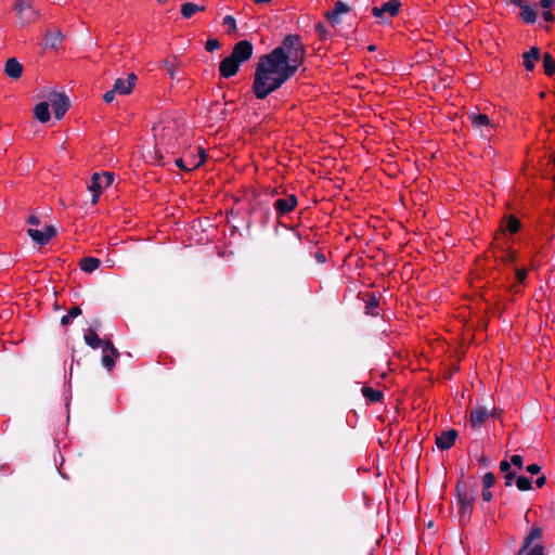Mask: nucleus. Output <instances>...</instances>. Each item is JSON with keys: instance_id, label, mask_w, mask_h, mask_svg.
<instances>
[{"instance_id": "obj_36", "label": "nucleus", "mask_w": 555, "mask_h": 555, "mask_svg": "<svg viewBox=\"0 0 555 555\" xmlns=\"http://www.w3.org/2000/svg\"><path fill=\"white\" fill-rule=\"evenodd\" d=\"M527 555H544V545L541 543L534 544L527 553Z\"/></svg>"}, {"instance_id": "obj_1", "label": "nucleus", "mask_w": 555, "mask_h": 555, "mask_svg": "<svg viewBox=\"0 0 555 555\" xmlns=\"http://www.w3.org/2000/svg\"><path fill=\"white\" fill-rule=\"evenodd\" d=\"M306 48L298 35H287L270 53L260 56L253 83L258 99H264L293 77L302 64Z\"/></svg>"}, {"instance_id": "obj_23", "label": "nucleus", "mask_w": 555, "mask_h": 555, "mask_svg": "<svg viewBox=\"0 0 555 555\" xmlns=\"http://www.w3.org/2000/svg\"><path fill=\"white\" fill-rule=\"evenodd\" d=\"M543 68L548 76L555 74V59L550 53L543 55Z\"/></svg>"}, {"instance_id": "obj_5", "label": "nucleus", "mask_w": 555, "mask_h": 555, "mask_svg": "<svg viewBox=\"0 0 555 555\" xmlns=\"http://www.w3.org/2000/svg\"><path fill=\"white\" fill-rule=\"evenodd\" d=\"M15 10L23 24L33 23L38 15V11L31 5L28 0H16Z\"/></svg>"}, {"instance_id": "obj_49", "label": "nucleus", "mask_w": 555, "mask_h": 555, "mask_svg": "<svg viewBox=\"0 0 555 555\" xmlns=\"http://www.w3.org/2000/svg\"><path fill=\"white\" fill-rule=\"evenodd\" d=\"M231 231V235H230V241H229V246H232L235 244V241H236V229L235 228H231L230 229Z\"/></svg>"}, {"instance_id": "obj_31", "label": "nucleus", "mask_w": 555, "mask_h": 555, "mask_svg": "<svg viewBox=\"0 0 555 555\" xmlns=\"http://www.w3.org/2000/svg\"><path fill=\"white\" fill-rule=\"evenodd\" d=\"M520 228V222L517 218H515L514 216H509L508 220H507V230L511 232V233H516Z\"/></svg>"}, {"instance_id": "obj_11", "label": "nucleus", "mask_w": 555, "mask_h": 555, "mask_svg": "<svg viewBox=\"0 0 555 555\" xmlns=\"http://www.w3.org/2000/svg\"><path fill=\"white\" fill-rule=\"evenodd\" d=\"M543 535V528L540 526H533L529 533L524 538L522 544L519 548L518 555H522L530 546Z\"/></svg>"}, {"instance_id": "obj_42", "label": "nucleus", "mask_w": 555, "mask_h": 555, "mask_svg": "<svg viewBox=\"0 0 555 555\" xmlns=\"http://www.w3.org/2000/svg\"><path fill=\"white\" fill-rule=\"evenodd\" d=\"M137 80H138V77H137V75L134 73L129 74L127 79H126L127 85L129 87H131V89L134 88Z\"/></svg>"}, {"instance_id": "obj_58", "label": "nucleus", "mask_w": 555, "mask_h": 555, "mask_svg": "<svg viewBox=\"0 0 555 555\" xmlns=\"http://www.w3.org/2000/svg\"><path fill=\"white\" fill-rule=\"evenodd\" d=\"M369 50H370V51H374V50H375V46H370V47H369Z\"/></svg>"}, {"instance_id": "obj_35", "label": "nucleus", "mask_w": 555, "mask_h": 555, "mask_svg": "<svg viewBox=\"0 0 555 555\" xmlns=\"http://www.w3.org/2000/svg\"><path fill=\"white\" fill-rule=\"evenodd\" d=\"M333 11H335L337 14L341 15V14L348 13L350 11V8L346 3L338 1L335 3Z\"/></svg>"}, {"instance_id": "obj_39", "label": "nucleus", "mask_w": 555, "mask_h": 555, "mask_svg": "<svg viewBox=\"0 0 555 555\" xmlns=\"http://www.w3.org/2000/svg\"><path fill=\"white\" fill-rule=\"evenodd\" d=\"M116 93L117 92L114 90V88L112 90H109V91H106L104 93V95H103L104 102L105 103H111L114 100Z\"/></svg>"}, {"instance_id": "obj_2", "label": "nucleus", "mask_w": 555, "mask_h": 555, "mask_svg": "<svg viewBox=\"0 0 555 555\" xmlns=\"http://www.w3.org/2000/svg\"><path fill=\"white\" fill-rule=\"evenodd\" d=\"M243 63V40L235 43L231 55L224 57L219 65L220 76L231 78L236 75Z\"/></svg>"}, {"instance_id": "obj_26", "label": "nucleus", "mask_w": 555, "mask_h": 555, "mask_svg": "<svg viewBox=\"0 0 555 555\" xmlns=\"http://www.w3.org/2000/svg\"><path fill=\"white\" fill-rule=\"evenodd\" d=\"M118 357H115L111 352L104 353L101 358L102 365L107 370L111 371L115 366V361Z\"/></svg>"}, {"instance_id": "obj_34", "label": "nucleus", "mask_w": 555, "mask_h": 555, "mask_svg": "<svg viewBox=\"0 0 555 555\" xmlns=\"http://www.w3.org/2000/svg\"><path fill=\"white\" fill-rule=\"evenodd\" d=\"M495 482V477L492 473L485 474L482 478L483 487L490 489Z\"/></svg>"}, {"instance_id": "obj_4", "label": "nucleus", "mask_w": 555, "mask_h": 555, "mask_svg": "<svg viewBox=\"0 0 555 555\" xmlns=\"http://www.w3.org/2000/svg\"><path fill=\"white\" fill-rule=\"evenodd\" d=\"M457 502L460 504V515L462 518L469 517L474 505V491H469L463 482L456 485Z\"/></svg>"}, {"instance_id": "obj_9", "label": "nucleus", "mask_w": 555, "mask_h": 555, "mask_svg": "<svg viewBox=\"0 0 555 555\" xmlns=\"http://www.w3.org/2000/svg\"><path fill=\"white\" fill-rule=\"evenodd\" d=\"M468 119L470 120L474 128L478 129L481 134L487 135L492 128L490 119L485 114L472 113L468 115Z\"/></svg>"}, {"instance_id": "obj_18", "label": "nucleus", "mask_w": 555, "mask_h": 555, "mask_svg": "<svg viewBox=\"0 0 555 555\" xmlns=\"http://www.w3.org/2000/svg\"><path fill=\"white\" fill-rule=\"evenodd\" d=\"M34 116L40 122H47L50 120L49 104L47 102L38 103L34 108Z\"/></svg>"}, {"instance_id": "obj_20", "label": "nucleus", "mask_w": 555, "mask_h": 555, "mask_svg": "<svg viewBox=\"0 0 555 555\" xmlns=\"http://www.w3.org/2000/svg\"><path fill=\"white\" fill-rule=\"evenodd\" d=\"M204 5H198L193 2H185L181 5V15L184 18H191L195 13L205 11Z\"/></svg>"}, {"instance_id": "obj_14", "label": "nucleus", "mask_w": 555, "mask_h": 555, "mask_svg": "<svg viewBox=\"0 0 555 555\" xmlns=\"http://www.w3.org/2000/svg\"><path fill=\"white\" fill-rule=\"evenodd\" d=\"M4 73L12 79H18L23 74V65L15 57H11L5 62Z\"/></svg>"}, {"instance_id": "obj_8", "label": "nucleus", "mask_w": 555, "mask_h": 555, "mask_svg": "<svg viewBox=\"0 0 555 555\" xmlns=\"http://www.w3.org/2000/svg\"><path fill=\"white\" fill-rule=\"evenodd\" d=\"M401 3L397 0H390L384 3L382 7L372 8V14L375 17L383 18L385 14L392 17L398 14Z\"/></svg>"}, {"instance_id": "obj_55", "label": "nucleus", "mask_w": 555, "mask_h": 555, "mask_svg": "<svg viewBox=\"0 0 555 555\" xmlns=\"http://www.w3.org/2000/svg\"><path fill=\"white\" fill-rule=\"evenodd\" d=\"M552 3H553L552 0H541L540 1L541 8L546 9V10L551 8Z\"/></svg>"}, {"instance_id": "obj_15", "label": "nucleus", "mask_w": 555, "mask_h": 555, "mask_svg": "<svg viewBox=\"0 0 555 555\" xmlns=\"http://www.w3.org/2000/svg\"><path fill=\"white\" fill-rule=\"evenodd\" d=\"M64 39V35L62 34L61 30H55V31H47L44 38H43V46L44 48H50V49H57L62 41Z\"/></svg>"}, {"instance_id": "obj_24", "label": "nucleus", "mask_w": 555, "mask_h": 555, "mask_svg": "<svg viewBox=\"0 0 555 555\" xmlns=\"http://www.w3.org/2000/svg\"><path fill=\"white\" fill-rule=\"evenodd\" d=\"M114 90L118 93V94H122V95H127V94H130L132 92V89L131 87H129L127 85V81L121 79V78H118L115 83H114Z\"/></svg>"}, {"instance_id": "obj_52", "label": "nucleus", "mask_w": 555, "mask_h": 555, "mask_svg": "<svg viewBox=\"0 0 555 555\" xmlns=\"http://www.w3.org/2000/svg\"><path fill=\"white\" fill-rule=\"evenodd\" d=\"M479 463H480L481 466H489L491 461H490V459L488 456L482 455V456L479 457Z\"/></svg>"}, {"instance_id": "obj_19", "label": "nucleus", "mask_w": 555, "mask_h": 555, "mask_svg": "<svg viewBox=\"0 0 555 555\" xmlns=\"http://www.w3.org/2000/svg\"><path fill=\"white\" fill-rule=\"evenodd\" d=\"M101 264V260L94 257H85L80 260L79 267L86 273H92Z\"/></svg>"}, {"instance_id": "obj_53", "label": "nucleus", "mask_w": 555, "mask_h": 555, "mask_svg": "<svg viewBox=\"0 0 555 555\" xmlns=\"http://www.w3.org/2000/svg\"><path fill=\"white\" fill-rule=\"evenodd\" d=\"M542 16H543V18H544L546 22H552V21L554 20L553 14H552L548 10H545V11L542 13Z\"/></svg>"}, {"instance_id": "obj_54", "label": "nucleus", "mask_w": 555, "mask_h": 555, "mask_svg": "<svg viewBox=\"0 0 555 555\" xmlns=\"http://www.w3.org/2000/svg\"><path fill=\"white\" fill-rule=\"evenodd\" d=\"M546 482V477L545 476H540L537 480H535V485L538 488H542Z\"/></svg>"}, {"instance_id": "obj_3", "label": "nucleus", "mask_w": 555, "mask_h": 555, "mask_svg": "<svg viewBox=\"0 0 555 555\" xmlns=\"http://www.w3.org/2000/svg\"><path fill=\"white\" fill-rule=\"evenodd\" d=\"M114 182V175L105 171L103 173L94 172L91 177V182L88 185V190L92 192L91 204L95 205L99 202V197L103 188L112 185Z\"/></svg>"}, {"instance_id": "obj_43", "label": "nucleus", "mask_w": 555, "mask_h": 555, "mask_svg": "<svg viewBox=\"0 0 555 555\" xmlns=\"http://www.w3.org/2000/svg\"><path fill=\"white\" fill-rule=\"evenodd\" d=\"M68 317H70L72 319L74 318H77L78 315L81 314V309L78 307V306H75L73 308L69 309L68 311Z\"/></svg>"}, {"instance_id": "obj_10", "label": "nucleus", "mask_w": 555, "mask_h": 555, "mask_svg": "<svg viewBox=\"0 0 555 555\" xmlns=\"http://www.w3.org/2000/svg\"><path fill=\"white\" fill-rule=\"evenodd\" d=\"M511 2L520 9L519 16L527 24H533L537 21V11L524 0H511Z\"/></svg>"}, {"instance_id": "obj_22", "label": "nucleus", "mask_w": 555, "mask_h": 555, "mask_svg": "<svg viewBox=\"0 0 555 555\" xmlns=\"http://www.w3.org/2000/svg\"><path fill=\"white\" fill-rule=\"evenodd\" d=\"M362 395L370 402H379L383 399V392L371 387H363Z\"/></svg>"}, {"instance_id": "obj_17", "label": "nucleus", "mask_w": 555, "mask_h": 555, "mask_svg": "<svg viewBox=\"0 0 555 555\" xmlns=\"http://www.w3.org/2000/svg\"><path fill=\"white\" fill-rule=\"evenodd\" d=\"M524 66L527 70H532L534 68V62L540 57V50L535 47H532L529 51L525 52L524 55Z\"/></svg>"}, {"instance_id": "obj_21", "label": "nucleus", "mask_w": 555, "mask_h": 555, "mask_svg": "<svg viewBox=\"0 0 555 555\" xmlns=\"http://www.w3.org/2000/svg\"><path fill=\"white\" fill-rule=\"evenodd\" d=\"M85 343L92 349H96L102 345V339L96 334L95 330L90 328L83 336Z\"/></svg>"}, {"instance_id": "obj_25", "label": "nucleus", "mask_w": 555, "mask_h": 555, "mask_svg": "<svg viewBox=\"0 0 555 555\" xmlns=\"http://www.w3.org/2000/svg\"><path fill=\"white\" fill-rule=\"evenodd\" d=\"M378 300L375 296H370L365 305V312L370 315H377Z\"/></svg>"}, {"instance_id": "obj_45", "label": "nucleus", "mask_w": 555, "mask_h": 555, "mask_svg": "<svg viewBox=\"0 0 555 555\" xmlns=\"http://www.w3.org/2000/svg\"><path fill=\"white\" fill-rule=\"evenodd\" d=\"M526 276H527V272L526 270H522V269H518L516 271V279L519 283H522L525 280H526Z\"/></svg>"}, {"instance_id": "obj_12", "label": "nucleus", "mask_w": 555, "mask_h": 555, "mask_svg": "<svg viewBox=\"0 0 555 555\" xmlns=\"http://www.w3.org/2000/svg\"><path fill=\"white\" fill-rule=\"evenodd\" d=\"M456 437L457 431L454 429L443 431L436 438V446L441 450H448L454 444Z\"/></svg>"}, {"instance_id": "obj_16", "label": "nucleus", "mask_w": 555, "mask_h": 555, "mask_svg": "<svg viewBox=\"0 0 555 555\" xmlns=\"http://www.w3.org/2000/svg\"><path fill=\"white\" fill-rule=\"evenodd\" d=\"M297 204V199L294 195H289L285 198H279L274 202L275 209L282 214L285 215L294 209V207Z\"/></svg>"}, {"instance_id": "obj_27", "label": "nucleus", "mask_w": 555, "mask_h": 555, "mask_svg": "<svg viewBox=\"0 0 555 555\" xmlns=\"http://www.w3.org/2000/svg\"><path fill=\"white\" fill-rule=\"evenodd\" d=\"M222 23L227 26V34L231 35L237 30L236 21L232 15H225Z\"/></svg>"}, {"instance_id": "obj_38", "label": "nucleus", "mask_w": 555, "mask_h": 555, "mask_svg": "<svg viewBox=\"0 0 555 555\" xmlns=\"http://www.w3.org/2000/svg\"><path fill=\"white\" fill-rule=\"evenodd\" d=\"M253 55V43L249 40H245V61Z\"/></svg>"}, {"instance_id": "obj_44", "label": "nucleus", "mask_w": 555, "mask_h": 555, "mask_svg": "<svg viewBox=\"0 0 555 555\" xmlns=\"http://www.w3.org/2000/svg\"><path fill=\"white\" fill-rule=\"evenodd\" d=\"M175 164L181 169L185 171H190L191 168L184 163L183 158H177Z\"/></svg>"}, {"instance_id": "obj_33", "label": "nucleus", "mask_w": 555, "mask_h": 555, "mask_svg": "<svg viewBox=\"0 0 555 555\" xmlns=\"http://www.w3.org/2000/svg\"><path fill=\"white\" fill-rule=\"evenodd\" d=\"M220 48V42L218 39L209 38L205 43V49L208 52H214L215 50Z\"/></svg>"}, {"instance_id": "obj_51", "label": "nucleus", "mask_w": 555, "mask_h": 555, "mask_svg": "<svg viewBox=\"0 0 555 555\" xmlns=\"http://www.w3.org/2000/svg\"><path fill=\"white\" fill-rule=\"evenodd\" d=\"M27 222L33 225H38L40 223V219L37 216L31 215L27 218Z\"/></svg>"}, {"instance_id": "obj_13", "label": "nucleus", "mask_w": 555, "mask_h": 555, "mask_svg": "<svg viewBox=\"0 0 555 555\" xmlns=\"http://www.w3.org/2000/svg\"><path fill=\"white\" fill-rule=\"evenodd\" d=\"M488 416H489V412L485 406H476L470 412V418H469L470 426L475 429L479 428L486 422Z\"/></svg>"}, {"instance_id": "obj_57", "label": "nucleus", "mask_w": 555, "mask_h": 555, "mask_svg": "<svg viewBox=\"0 0 555 555\" xmlns=\"http://www.w3.org/2000/svg\"><path fill=\"white\" fill-rule=\"evenodd\" d=\"M317 259L320 261V262H324L325 261V257L323 254H317Z\"/></svg>"}, {"instance_id": "obj_28", "label": "nucleus", "mask_w": 555, "mask_h": 555, "mask_svg": "<svg viewBox=\"0 0 555 555\" xmlns=\"http://www.w3.org/2000/svg\"><path fill=\"white\" fill-rule=\"evenodd\" d=\"M197 150H198L199 159L197 162L195 159H192L188 164V166L191 168V170L198 168L206 160L205 150H203L202 147H198Z\"/></svg>"}, {"instance_id": "obj_7", "label": "nucleus", "mask_w": 555, "mask_h": 555, "mask_svg": "<svg viewBox=\"0 0 555 555\" xmlns=\"http://www.w3.org/2000/svg\"><path fill=\"white\" fill-rule=\"evenodd\" d=\"M51 99L54 116L56 119H62L70 106L69 99L64 93H53Z\"/></svg>"}, {"instance_id": "obj_48", "label": "nucleus", "mask_w": 555, "mask_h": 555, "mask_svg": "<svg viewBox=\"0 0 555 555\" xmlns=\"http://www.w3.org/2000/svg\"><path fill=\"white\" fill-rule=\"evenodd\" d=\"M509 468H511V463H508L507 461H502V462L500 463V469H501V472H503V473H508V472H511V470H509Z\"/></svg>"}, {"instance_id": "obj_47", "label": "nucleus", "mask_w": 555, "mask_h": 555, "mask_svg": "<svg viewBox=\"0 0 555 555\" xmlns=\"http://www.w3.org/2000/svg\"><path fill=\"white\" fill-rule=\"evenodd\" d=\"M166 67H167V72H168L169 76L171 78H176L177 68L172 64H169L168 62H166Z\"/></svg>"}, {"instance_id": "obj_30", "label": "nucleus", "mask_w": 555, "mask_h": 555, "mask_svg": "<svg viewBox=\"0 0 555 555\" xmlns=\"http://www.w3.org/2000/svg\"><path fill=\"white\" fill-rule=\"evenodd\" d=\"M101 346L103 347V353L111 352L115 357H119V351L117 350V348H115L111 340H102Z\"/></svg>"}, {"instance_id": "obj_46", "label": "nucleus", "mask_w": 555, "mask_h": 555, "mask_svg": "<svg viewBox=\"0 0 555 555\" xmlns=\"http://www.w3.org/2000/svg\"><path fill=\"white\" fill-rule=\"evenodd\" d=\"M515 476H516V475H515V473H514V472L505 473V479H506V481H505V486H506V487L512 486V481H513V479L515 478Z\"/></svg>"}, {"instance_id": "obj_29", "label": "nucleus", "mask_w": 555, "mask_h": 555, "mask_svg": "<svg viewBox=\"0 0 555 555\" xmlns=\"http://www.w3.org/2000/svg\"><path fill=\"white\" fill-rule=\"evenodd\" d=\"M516 486H517L518 490H520V491H528L532 488L531 480L524 476H519L516 479Z\"/></svg>"}, {"instance_id": "obj_40", "label": "nucleus", "mask_w": 555, "mask_h": 555, "mask_svg": "<svg viewBox=\"0 0 555 555\" xmlns=\"http://www.w3.org/2000/svg\"><path fill=\"white\" fill-rule=\"evenodd\" d=\"M526 470L531 475H537L541 472V466L538 464H530L526 467Z\"/></svg>"}, {"instance_id": "obj_37", "label": "nucleus", "mask_w": 555, "mask_h": 555, "mask_svg": "<svg viewBox=\"0 0 555 555\" xmlns=\"http://www.w3.org/2000/svg\"><path fill=\"white\" fill-rule=\"evenodd\" d=\"M340 15L337 14L335 11H332V12H327L326 13V18L333 24V25H337L340 23Z\"/></svg>"}, {"instance_id": "obj_32", "label": "nucleus", "mask_w": 555, "mask_h": 555, "mask_svg": "<svg viewBox=\"0 0 555 555\" xmlns=\"http://www.w3.org/2000/svg\"><path fill=\"white\" fill-rule=\"evenodd\" d=\"M315 31L319 35L320 40H326L330 37V33L322 23L315 25Z\"/></svg>"}, {"instance_id": "obj_41", "label": "nucleus", "mask_w": 555, "mask_h": 555, "mask_svg": "<svg viewBox=\"0 0 555 555\" xmlns=\"http://www.w3.org/2000/svg\"><path fill=\"white\" fill-rule=\"evenodd\" d=\"M511 463L519 468L522 467V456L515 454L511 457Z\"/></svg>"}, {"instance_id": "obj_6", "label": "nucleus", "mask_w": 555, "mask_h": 555, "mask_svg": "<svg viewBox=\"0 0 555 555\" xmlns=\"http://www.w3.org/2000/svg\"><path fill=\"white\" fill-rule=\"evenodd\" d=\"M27 234L38 245L43 246L48 244L50 238L56 235V229L53 225H47L44 231L30 228L27 230Z\"/></svg>"}, {"instance_id": "obj_56", "label": "nucleus", "mask_w": 555, "mask_h": 555, "mask_svg": "<svg viewBox=\"0 0 555 555\" xmlns=\"http://www.w3.org/2000/svg\"><path fill=\"white\" fill-rule=\"evenodd\" d=\"M70 319H72V318H70V317H68V314L63 315V317L61 318V324H62L63 326H65V325L69 324Z\"/></svg>"}, {"instance_id": "obj_50", "label": "nucleus", "mask_w": 555, "mask_h": 555, "mask_svg": "<svg viewBox=\"0 0 555 555\" xmlns=\"http://www.w3.org/2000/svg\"><path fill=\"white\" fill-rule=\"evenodd\" d=\"M482 499L486 502H489L492 499V493H491L490 489L485 488L482 490Z\"/></svg>"}]
</instances>
